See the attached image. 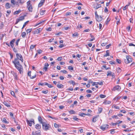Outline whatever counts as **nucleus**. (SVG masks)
Returning a JSON list of instances; mask_svg holds the SVG:
<instances>
[{"label": "nucleus", "mask_w": 135, "mask_h": 135, "mask_svg": "<svg viewBox=\"0 0 135 135\" xmlns=\"http://www.w3.org/2000/svg\"><path fill=\"white\" fill-rule=\"evenodd\" d=\"M15 67L19 71L20 73L21 74L23 73V69L22 66L20 64L18 60L15 59V60L12 61Z\"/></svg>", "instance_id": "f257e3e1"}, {"label": "nucleus", "mask_w": 135, "mask_h": 135, "mask_svg": "<svg viewBox=\"0 0 135 135\" xmlns=\"http://www.w3.org/2000/svg\"><path fill=\"white\" fill-rule=\"evenodd\" d=\"M126 59H124V62L126 64H128L132 61L133 59L130 56H126Z\"/></svg>", "instance_id": "f03ea898"}, {"label": "nucleus", "mask_w": 135, "mask_h": 135, "mask_svg": "<svg viewBox=\"0 0 135 135\" xmlns=\"http://www.w3.org/2000/svg\"><path fill=\"white\" fill-rule=\"evenodd\" d=\"M42 125L43 128L45 131H47L50 127V126L49 124H47L46 122L42 123Z\"/></svg>", "instance_id": "7ed1b4c3"}, {"label": "nucleus", "mask_w": 135, "mask_h": 135, "mask_svg": "<svg viewBox=\"0 0 135 135\" xmlns=\"http://www.w3.org/2000/svg\"><path fill=\"white\" fill-rule=\"evenodd\" d=\"M16 55L17 58H15V59H17L20 60L22 62H23V59L22 55L18 53H17L16 54Z\"/></svg>", "instance_id": "20e7f679"}, {"label": "nucleus", "mask_w": 135, "mask_h": 135, "mask_svg": "<svg viewBox=\"0 0 135 135\" xmlns=\"http://www.w3.org/2000/svg\"><path fill=\"white\" fill-rule=\"evenodd\" d=\"M109 126L107 124H104L100 127V129L104 131L108 128Z\"/></svg>", "instance_id": "39448f33"}, {"label": "nucleus", "mask_w": 135, "mask_h": 135, "mask_svg": "<svg viewBox=\"0 0 135 135\" xmlns=\"http://www.w3.org/2000/svg\"><path fill=\"white\" fill-rule=\"evenodd\" d=\"M26 122L27 124L30 126H32V124H35L34 120L33 119H32L31 120H29L27 119Z\"/></svg>", "instance_id": "423d86ee"}, {"label": "nucleus", "mask_w": 135, "mask_h": 135, "mask_svg": "<svg viewBox=\"0 0 135 135\" xmlns=\"http://www.w3.org/2000/svg\"><path fill=\"white\" fill-rule=\"evenodd\" d=\"M42 28H39L36 29L33 32V34L39 33H40L41 32L42 30Z\"/></svg>", "instance_id": "0eeeda50"}, {"label": "nucleus", "mask_w": 135, "mask_h": 135, "mask_svg": "<svg viewBox=\"0 0 135 135\" xmlns=\"http://www.w3.org/2000/svg\"><path fill=\"white\" fill-rule=\"evenodd\" d=\"M108 74L107 75V76H110L112 77L113 78L115 77V74L114 73H112L111 71H109L108 72Z\"/></svg>", "instance_id": "6e6552de"}, {"label": "nucleus", "mask_w": 135, "mask_h": 135, "mask_svg": "<svg viewBox=\"0 0 135 135\" xmlns=\"http://www.w3.org/2000/svg\"><path fill=\"white\" fill-rule=\"evenodd\" d=\"M24 19V16H21L18 19H17L16 20V23L17 24L18 23V22L20 21H22Z\"/></svg>", "instance_id": "1a4fd4ad"}, {"label": "nucleus", "mask_w": 135, "mask_h": 135, "mask_svg": "<svg viewBox=\"0 0 135 135\" xmlns=\"http://www.w3.org/2000/svg\"><path fill=\"white\" fill-rule=\"evenodd\" d=\"M15 41V39H14L12 40L10 42V46H11L12 48H13L14 46V43Z\"/></svg>", "instance_id": "9d476101"}, {"label": "nucleus", "mask_w": 135, "mask_h": 135, "mask_svg": "<svg viewBox=\"0 0 135 135\" xmlns=\"http://www.w3.org/2000/svg\"><path fill=\"white\" fill-rule=\"evenodd\" d=\"M119 85H117L114 87L113 88V90L114 91L117 90L118 91H119L121 89Z\"/></svg>", "instance_id": "9b49d317"}, {"label": "nucleus", "mask_w": 135, "mask_h": 135, "mask_svg": "<svg viewBox=\"0 0 135 135\" xmlns=\"http://www.w3.org/2000/svg\"><path fill=\"white\" fill-rule=\"evenodd\" d=\"M49 65L48 63H46L44 65V67L43 68V71H46Z\"/></svg>", "instance_id": "f8f14e48"}, {"label": "nucleus", "mask_w": 135, "mask_h": 135, "mask_svg": "<svg viewBox=\"0 0 135 135\" xmlns=\"http://www.w3.org/2000/svg\"><path fill=\"white\" fill-rule=\"evenodd\" d=\"M93 8L96 9L101 7L100 4H99L98 3H97V6H95V4H93Z\"/></svg>", "instance_id": "ddd939ff"}, {"label": "nucleus", "mask_w": 135, "mask_h": 135, "mask_svg": "<svg viewBox=\"0 0 135 135\" xmlns=\"http://www.w3.org/2000/svg\"><path fill=\"white\" fill-rule=\"evenodd\" d=\"M11 6L13 7H14L15 6L16 1L15 0H11Z\"/></svg>", "instance_id": "4468645a"}, {"label": "nucleus", "mask_w": 135, "mask_h": 135, "mask_svg": "<svg viewBox=\"0 0 135 135\" xmlns=\"http://www.w3.org/2000/svg\"><path fill=\"white\" fill-rule=\"evenodd\" d=\"M96 19L98 21L100 22L102 20V18L101 16H99L98 17H96Z\"/></svg>", "instance_id": "2eb2a0df"}, {"label": "nucleus", "mask_w": 135, "mask_h": 135, "mask_svg": "<svg viewBox=\"0 0 135 135\" xmlns=\"http://www.w3.org/2000/svg\"><path fill=\"white\" fill-rule=\"evenodd\" d=\"M45 0H41L40 2L38 4V7H40L45 2Z\"/></svg>", "instance_id": "dca6fc26"}, {"label": "nucleus", "mask_w": 135, "mask_h": 135, "mask_svg": "<svg viewBox=\"0 0 135 135\" xmlns=\"http://www.w3.org/2000/svg\"><path fill=\"white\" fill-rule=\"evenodd\" d=\"M27 8L28 10L30 12H32V5H30V6H27Z\"/></svg>", "instance_id": "f3484780"}, {"label": "nucleus", "mask_w": 135, "mask_h": 135, "mask_svg": "<svg viewBox=\"0 0 135 135\" xmlns=\"http://www.w3.org/2000/svg\"><path fill=\"white\" fill-rule=\"evenodd\" d=\"M11 5L10 4H9V3H6V7L7 9L9 8L11 6Z\"/></svg>", "instance_id": "a211bd4d"}, {"label": "nucleus", "mask_w": 135, "mask_h": 135, "mask_svg": "<svg viewBox=\"0 0 135 135\" xmlns=\"http://www.w3.org/2000/svg\"><path fill=\"white\" fill-rule=\"evenodd\" d=\"M57 87L59 88H62L64 87L63 85L61 84H57Z\"/></svg>", "instance_id": "6ab92c4d"}, {"label": "nucleus", "mask_w": 135, "mask_h": 135, "mask_svg": "<svg viewBox=\"0 0 135 135\" xmlns=\"http://www.w3.org/2000/svg\"><path fill=\"white\" fill-rule=\"evenodd\" d=\"M45 85H47L49 88H51L53 87V86H52L50 84L46 82H45Z\"/></svg>", "instance_id": "aec40b11"}, {"label": "nucleus", "mask_w": 135, "mask_h": 135, "mask_svg": "<svg viewBox=\"0 0 135 135\" xmlns=\"http://www.w3.org/2000/svg\"><path fill=\"white\" fill-rule=\"evenodd\" d=\"M38 120L39 122L41 123L42 124V123H44V122H43L42 121V119L40 116H39L38 117Z\"/></svg>", "instance_id": "412c9836"}, {"label": "nucleus", "mask_w": 135, "mask_h": 135, "mask_svg": "<svg viewBox=\"0 0 135 135\" xmlns=\"http://www.w3.org/2000/svg\"><path fill=\"white\" fill-rule=\"evenodd\" d=\"M35 126V128L37 129H40L41 127V125L38 124H36Z\"/></svg>", "instance_id": "4be33fe9"}, {"label": "nucleus", "mask_w": 135, "mask_h": 135, "mask_svg": "<svg viewBox=\"0 0 135 135\" xmlns=\"http://www.w3.org/2000/svg\"><path fill=\"white\" fill-rule=\"evenodd\" d=\"M97 116H95L92 119V122L93 123L95 122L97 120V119L98 117Z\"/></svg>", "instance_id": "5701e85b"}, {"label": "nucleus", "mask_w": 135, "mask_h": 135, "mask_svg": "<svg viewBox=\"0 0 135 135\" xmlns=\"http://www.w3.org/2000/svg\"><path fill=\"white\" fill-rule=\"evenodd\" d=\"M90 115V114H85L84 113H80L79 114V115L81 117H84V115Z\"/></svg>", "instance_id": "b1692460"}, {"label": "nucleus", "mask_w": 135, "mask_h": 135, "mask_svg": "<svg viewBox=\"0 0 135 135\" xmlns=\"http://www.w3.org/2000/svg\"><path fill=\"white\" fill-rule=\"evenodd\" d=\"M3 103L5 106L7 107H10V105L6 102L4 101L3 102Z\"/></svg>", "instance_id": "393cba45"}, {"label": "nucleus", "mask_w": 135, "mask_h": 135, "mask_svg": "<svg viewBox=\"0 0 135 135\" xmlns=\"http://www.w3.org/2000/svg\"><path fill=\"white\" fill-rule=\"evenodd\" d=\"M45 10H41L40 11V14L41 15H44L45 12Z\"/></svg>", "instance_id": "a878e982"}, {"label": "nucleus", "mask_w": 135, "mask_h": 135, "mask_svg": "<svg viewBox=\"0 0 135 135\" xmlns=\"http://www.w3.org/2000/svg\"><path fill=\"white\" fill-rule=\"evenodd\" d=\"M109 51L107 50L106 51V54L104 55V57H107L109 56Z\"/></svg>", "instance_id": "bb28decb"}, {"label": "nucleus", "mask_w": 135, "mask_h": 135, "mask_svg": "<svg viewBox=\"0 0 135 135\" xmlns=\"http://www.w3.org/2000/svg\"><path fill=\"white\" fill-rule=\"evenodd\" d=\"M112 108H114L115 109H119V108L118 106H116V105L115 104L113 105L112 106Z\"/></svg>", "instance_id": "cd10ccee"}, {"label": "nucleus", "mask_w": 135, "mask_h": 135, "mask_svg": "<svg viewBox=\"0 0 135 135\" xmlns=\"http://www.w3.org/2000/svg\"><path fill=\"white\" fill-rule=\"evenodd\" d=\"M26 34L25 32H23L21 33V36L23 38H24L26 36Z\"/></svg>", "instance_id": "c85d7f7f"}, {"label": "nucleus", "mask_w": 135, "mask_h": 135, "mask_svg": "<svg viewBox=\"0 0 135 135\" xmlns=\"http://www.w3.org/2000/svg\"><path fill=\"white\" fill-rule=\"evenodd\" d=\"M68 82L71 84H72L73 85H75V83L74 81L71 80L69 81Z\"/></svg>", "instance_id": "c756f323"}, {"label": "nucleus", "mask_w": 135, "mask_h": 135, "mask_svg": "<svg viewBox=\"0 0 135 135\" xmlns=\"http://www.w3.org/2000/svg\"><path fill=\"white\" fill-rule=\"evenodd\" d=\"M116 71L118 73H120L121 71V69L119 67L117 69Z\"/></svg>", "instance_id": "7c9ffc66"}, {"label": "nucleus", "mask_w": 135, "mask_h": 135, "mask_svg": "<svg viewBox=\"0 0 135 135\" xmlns=\"http://www.w3.org/2000/svg\"><path fill=\"white\" fill-rule=\"evenodd\" d=\"M32 28L28 29H27L26 31L27 33L28 34L30 33L32 31Z\"/></svg>", "instance_id": "2f4dec72"}, {"label": "nucleus", "mask_w": 135, "mask_h": 135, "mask_svg": "<svg viewBox=\"0 0 135 135\" xmlns=\"http://www.w3.org/2000/svg\"><path fill=\"white\" fill-rule=\"evenodd\" d=\"M2 121L3 122H5L7 123H8V122H7L6 119L5 118H3L2 119Z\"/></svg>", "instance_id": "473e14b6"}, {"label": "nucleus", "mask_w": 135, "mask_h": 135, "mask_svg": "<svg viewBox=\"0 0 135 135\" xmlns=\"http://www.w3.org/2000/svg\"><path fill=\"white\" fill-rule=\"evenodd\" d=\"M103 103L105 104H109L111 103V102L110 101H105Z\"/></svg>", "instance_id": "72a5a7b5"}, {"label": "nucleus", "mask_w": 135, "mask_h": 135, "mask_svg": "<svg viewBox=\"0 0 135 135\" xmlns=\"http://www.w3.org/2000/svg\"><path fill=\"white\" fill-rule=\"evenodd\" d=\"M40 132V130L38 131L37 132H35V135H41Z\"/></svg>", "instance_id": "f704fd0d"}, {"label": "nucleus", "mask_w": 135, "mask_h": 135, "mask_svg": "<svg viewBox=\"0 0 135 135\" xmlns=\"http://www.w3.org/2000/svg\"><path fill=\"white\" fill-rule=\"evenodd\" d=\"M110 19L109 18H108L107 20L105 22V24L106 25H107L108 23L110 21Z\"/></svg>", "instance_id": "c9c22d12"}, {"label": "nucleus", "mask_w": 135, "mask_h": 135, "mask_svg": "<svg viewBox=\"0 0 135 135\" xmlns=\"http://www.w3.org/2000/svg\"><path fill=\"white\" fill-rule=\"evenodd\" d=\"M69 112L70 114H75V112L73 110H71L69 111Z\"/></svg>", "instance_id": "e433bc0d"}, {"label": "nucleus", "mask_w": 135, "mask_h": 135, "mask_svg": "<svg viewBox=\"0 0 135 135\" xmlns=\"http://www.w3.org/2000/svg\"><path fill=\"white\" fill-rule=\"evenodd\" d=\"M19 3L22 4L24 2V0H18V1Z\"/></svg>", "instance_id": "4c0bfd02"}, {"label": "nucleus", "mask_w": 135, "mask_h": 135, "mask_svg": "<svg viewBox=\"0 0 135 135\" xmlns=\"http://www.w3.org/2000/svg\"><path fill=\"white\" fill-rule=\"evenodd\" d=\"M21 12V10H18L14 12V14H18L19 13H20Z\"/></svg>", "instance_id": "58836bf2"}, {"label": "nucleus", "mask_w": 135, "mask_h": 135, "mask_svg": "<svg viewBox=\"0 0 135 135\" xmlns=\"http://www.w3.org/2000/svg\"><path fill=\"white\" fill-rule=\"evenodd\" d=\"M102 108H99L98 109V110L99 111V113H101L102 110Z\"/></svg>", "instance_id": "ea45409f"}, {"label": "nucleus", "mask_w": 135, "mask_h": 135, "mask_svg": "<svg viewBox=\"0 0 135 135\" xmlns=\"http://www.w3.org/2000/svg\"><path fill=\"white\" fill-rule=\"evenodd\" d=\"M28 22H29L28 21H27L24 23V24L23 25V26L22 28V29H23L25 26H26V25H27V23Z\"/></svg>", "instance_id": "a19ab883"}, {"label": "nucleus", "mask_w": 135, "mask_h": 135, "mask_svg": "<svg viewBox=\"0 0 135 135\" xmlns=\"http://www.w3.org/2000/svg\"><path fill=\"white\" fill-rule=\"evenodd\" d=\"M129 5H127L123 8V10L124 11L126 10L127 8H128Z\"/></svg>", "instance_id": "79ce46f5"}, {"label": "nucleus", "mask_w": 135, "mask_h": 135, "mask_svg": "<svg viewBox=\"0 0 135 135\" xmlns=\"http://www.w3.org/2000/svg\"><path fill=\"white\" fill-rule=\"evenodd\" d=\"M78 36V34L77 33H75L73 34V37H77Z\"/></svg>", "instance_id": "37998d69"}, {"label": "nucleus", "mask_w": 135, "mask_h": 135, "mask_svg": "<svg viewBox=\"0 0 135 135\" xmlns=\"http://www.w3.org/2000/svg\"><path fill=\"white\" fill-rule=\"evenodd\" d=\"M68 69L69 70H73V68L71 66H69L68 67Z\"/></svg>", "instance_id": "c03bdc74"}, {"label": "nucleus", "mask_w": 135, "mask_h": 135, "mask_svg": "<svg viewBox=\"0 0 135 135\" xmlns=\"http://www.w3.org/2000/svg\"><path fill=\"white\" fill-rule=\"evenodd\" d=\"M91 37L92 38L91 39H90L89 41H93L94 40H95V38L94 36H91Z\"/></svg>", "instance_id": "a18cd8bd"}, {"label": "nucleus", "mask_w": 135, "mask_h": 135, "mask_svg": "<svg viewBox=\"0 0 135 135\" xmlns=\"http://www.w3.org/2000/svg\"><path fill=\"white\" fill-rule=\"evenodd\" d=\"M112 118H115L116 119H118V117L116 115H114L112 116Z\"/></svg>", "instance_id": "49530a36"}, {"label": "nucleus", "mask_w": 135, "mask_h": 135, "mask_svg": "<svg viewBox=\"0 0 135 135\" xmlns=\"http://www.w3.org/2000/svg\"><path fill=\"white\" fill-rule=\"evenodd\" d=\"M20 39H18L17 41L16 42V44L17 46H18V42L20 41Z\"/></svg>", "instance_id": "de8ad7c7"}, {"label": "nucleus", "mask_w": 135, "mask_h": 135, "mask_svg": "<svg viewBox=\"0 0 135 135\" xmlns=\"http://www.w3.org/2000/svg\"><path fill=\"white\" fill-rule=\"evenodd\" d=\"M13 48V51L15 52L17 54V49H16L15 47H13V48Z\"/></svg>", "instance_id": "09e8293b"}, {"label": "nucleus", "mask_w": 135, "mask_h": 135, "mask_svg": "<svg viewBox=\"0 0 135 135\" xmlns=\"http://www.w3.org/2000/svg\"><path fill=\"white\" fill-rule=\"evenodd\" d=\"M48 92V90H46L45 91H42V93L45 94H46Z\"/></svg>", "instance_id": "8fccbe9b"}, {"label": "nucleus", "mask_w": 135, "mask_h": 135, "mask_svg": "<svg viewBox=\"0 0 135 135\" xmlns=\"http://www.w3.org/2000/svg\"><path fill=\"white\" fill-rule=\"evenodd\" d=\"M11 95L14 97H15V95L14 92L13 91H11Z\"/></svg>", "instance_id": "3c124183"}, {"label": "nucleus", "mask_w": 135, "mask_h": 135, "mask_svg": "<svg viewBox=\"0 0 135 135\" xmlns=\"http://www.w3.org/2000/svg\"><path fill=\"white\" fill-rule=\"evenodd\" d=\"M44 21H40V22H39L38 23H37L36 26H37L41 23H42L43 22H44Z\"/></svg>", "instance_id": "603ef678"}, {"label": "nucleus", "mask_w": 135, "mask_h": 135, "mask_svg": "<svg viewBox=\"0 0 135 135\" xmlns=\"http://www.w3.org/2000/svg\"><path fill=\"white\" fill-rule=\"evenodd\" d=\"M60 72H62L63 73L65 74L67 73V71L65 70H61L60 71Z\"/></svg>", "instance_id": "864d4df0"}, {"label": "nucleus", "mask_w": 135, "mask_h": 135, "mask_svg": "<svg viewBox=\"0 0 135 135\" xmlns=\"http://www.w3.org/2000/svg\"><path fill=\"white\" fill-rule=\"evenodd\" d=\"M35 45H31L30 47V49L31 50L32 49L35 47Z\"/></svg>", "instance_id": "5fc2aeb1"}, {"label": "nucleus", "mask_w": 135, "mask_h": 135, "mask_svg": "<svg viewBox=\"0 0 135 135\" xmlns=\"http://www.w3.org/2000/svg\"><path fill=\"white\" fill-rule=\"evenodd\" d=\"M36 74H35L33 76H31V77H30V78L31 79H33L34 78H35L36 77Z\"/></svg>", "instance_id": "6e6d98bb"}, {"label": "nucleus", "mask_w": 135, "mask_h": 135, "mask_svg": "<svg viewBox=\"0 0 135 135\" xmlns=\"http://www.w3.org/2000/svg\"><path fill=\"white\" fill-rule=\"evenodd\" d=\"M27 6H30V5H32L30 3V1H29L27 2Z\"/></svg>", "instance_id": "4d7b16f0"}, {"label": "nucleus", "mask_w": 135, "mask_h": 135, "mask_svg": "<svg viewBox=\"0 0 135 135\" xmlns=\"http://www.w3.org/2000/svg\"><path fill=\"white\" fill-rule=\"evenodd\" d=\"M100 97L101 98H104L105 97V96L101 94L100 95Z\"/></svg>", "instance_id": "13d9d810"}, {"label": "nucleus", "mask_w": 135, "mask_h": 135, "mask_svg": "<svg viewBox=\"0 0 135 135\" xmlns=\"http://www.w3.org/2000/svg\"><path fill=\"white\" fill-rule=\"evenodd\" d=\"M86 92L88 93H91L92 91L90 90H88L86 91Z\"/></svg>", "instance_id": "bf43d9fd"}, {"label": "nucleus", "mask_w": 135, "mask_h": 135, "mask_svg": "<svg viewBox=\"0 0 135 135\" xmlns=\"http://www.w3.org/2000/svg\"><path fill=\"white\" fill-rule=\"evenodd\" d=\"M116 61L118 63L120 64L121 62V61L119 59H117L116 60Z\"/></svg>", "instance_id": "052dcab7"}, {"label": "nucleus", "mask_w": 135, "mask_h": 135, "mask_svg": "<svg viewBox=\"0 0 135 135\" xmlns=\"http://www.w3.org/2000/svg\"><path fill=\"white\" fill-rule=\"evenodd\" d=\"M120 112L123 113H126V112L124 110H120Z\"/></svg>", "instance_id": "680f3d73"}, {"label": "nucleus", "mask_w": 135, "mask_h": 135, "mask_svg": "<svg viewBox=\"0 0 135 135\" xmlns=\"http://www.w3.org/2000/svg\"><path fill=\"white\" fill-rule=\"evenodd\" d=\"M28 76L31 77V71H28Z\"/></svg>", "instance_id": "e2e57ef3"}, {"label": "nucleus", "mask_w": 135, "mask_h": 135, "mask_svg": "<svg viewBox=\"0 0 135 135\" xmlns=\"http://www.w3.org/2000/svg\"><path fill=\"white\" fill-rule=\"evenodd\" d=\"M71 14V12H67L66 13V16H67L68 15H70Z\"/></svg>", "instance_id": "0e129e2a"}, {"label": "nucleus", "mask_w": 135, "mask_h": 135, "mask_svg": "<svg viewBox=\"0 0 135 135\" xmlns=\"http://www.w3.org/2000/svg\"><path fill=\"white\" fill-rule=\"evenodd\" d=\"M73 119L74 120L76 121H78V120H79V119L76 118V117H74Z\"/></svg>", "instance_id": "69168bd1"}, {"label": "nucleus", "mask_w": 135, "mask_h": 135, "mask_svg": "<svg viewBox=\"0 0 135 135\" xmlns=\"http://www.w3.org/2000/svg\"><path fill=\"white\" fill-rule=\"evenodd\" d=\"M3 26V22H1V25L0 26V28H2Z\"/></svg>", "instance_id": "338daca9"}, {"label": "nucleus", "mask_w": 135, "mask_h": 135, "mask_svg": "<svg viewBox=\"0 0 135 135\" xmlns=\"http://www.w3.org/2000/svg\"><path fill=\"white\" fill-rule=\"evenodd\" d=\"M109 62L110 64L112 65L115 64V61H109Z\"/></svg>", "instance_id": "774afa93"}]
</instances>
